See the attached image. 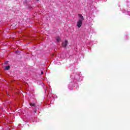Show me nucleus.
<instances>
[{
    "instance_id": "nucleus-1",
    "label": "nucleus",
    "mask_w": 130,
    "mask_h": 130,
    "mask_svg": "<svg viewBox=\"0 0 130 130\" xmlns=\"http://www.w3.org/2000/svg\"><path fill=\"white\" fill-rule=\"evenodd\" d=\"M68 40H66L64 42L62 43V46L64 48H67V46H68Z\"/></svg>"
},
{
    "instance_id": "nucleus-2",
    "label": "nucleus",
    "mask_w": 130,
    "mask_h": 130,
    "mask_svg": "<svg viewBox=\"0 0 130 130\" xmlns=\"http://www.w3.org/2000/svg\"><path fill=\"white\" fill-rule=\"evenodd\" d=\"M78 17H79L78 21L79 22H83V21H84V17L82 16L81 14H78Z\"/></svg>"
},
{
    "instance_id": "nucleus-3",
    "label": "nucleus",
    "mask_w": 130,
    "mask_h": 130,
    "mask_svg": "<svg viewBox=\"0 0 130 130\" xmlns=\"http://www.w3.org/2000/svg\"><path fill=\"white\" fill-rule=\"evenodd\" d=\"M82 24H83V22L78 21L77 22V26L78 28H81Z\"/></svg>"
},
{
    "instance_id": "nucleus-4",
    "label": "nucleus",
    "mask_w": 130,
    "mask_h": 130,
    "mask_svg": "<svg viewBox=\"0 0 130 130\" xmlns=\"http://www.w3.org/2000/svg\"><path fill=\"white\" fill-rule=\"evenodd\" d=\"M10 66H6L5 67V70L6 71H9V70H10Z\"/></svg>"
},
{
    "instance_id": "nucleus-5",
    "label": "nucleus",
    "mask_w": 130,
    "mask_h": 130,
    "mask_svg": "<svg viewBox=\"0 0 130 130\" xmlns=\"http://www.w3.org/2000/svg\"><path fill=\"white\" fill-rule=\"evenodd\" d=\"M56 41H57V42H59V41H60V38H59V37H57L56 38Z\"/></svg>"
},
{
    "instance_id": "nucleus-6",
    "label": "nucleus",
    "mask_w": 130,
    "mask_h": 130,
    "mask_svg": "<svg viewBox=\"0 0 130 130\" xmlns=\"http://www.w3.org/2000/svg\"><path fill=\"white\" fill-rule=\"evenodd\" d=\"M29 105L30 106H34V107H35V106H36V105H35V104H32V103H29Z\"/></svg>"
},
{
    "instance_id": "nucleus-7",
    "label": "nucleus",
    "mask_w": 130,
    "mask_h": 130,
    "mask_svg": "<svg viewBox=\"0 0 130 130\" xmlns=\"http://www.w3.org/2000/svg\"><path fill=\"white\" fill-rule=\"evenodd\" d=\"M41 75H43V71H42V72H41Z\"/></svg>"
},
{
    "instance_id": "nucleus-8",
    "label": "nucleus",
    "mask_w": 130,
    "mask_h": 130,
    "mask_svg": "<svg viewBox=\"0 0 130 130\" xmlns=\"http://www.w3.org/2000/svg\"><path fill=\"white\" fill-rule=\"evenodd\" d=\"M34 112H35V113H37L36 111H34Z\"/></svg>"
},
{
    "instance_id": "nucleus-9",
    "label": "nucleus",
    "mask_w": 130,
    "mask_h": 130,
    "mask_svg": "<svg viewBox=\"0 0 130 130\" xmlns=\"http://www.w3.org/2000/svg\"><path fill=\"white\" fill-rule=\"evenodd\" d=\"M7 95H9V94L7 93Z\"/></svg>"
}]
</instances>
